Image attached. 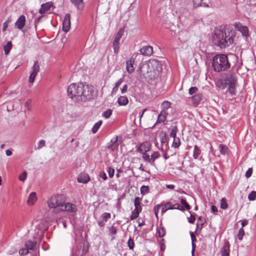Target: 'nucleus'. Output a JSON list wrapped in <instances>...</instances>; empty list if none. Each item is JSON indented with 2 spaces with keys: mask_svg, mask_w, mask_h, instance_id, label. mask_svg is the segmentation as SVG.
Returning <instances> with one entry per match:
<instances>
[{
  "mask_svg": "<svg viewBox=\"0 0 256 256\" xmlns=\"http://www.w3.org/2000/svg\"><path fill=\"white\" fill-rule=\"evenodd\" d=\"M235 36L236 32L232 26H221L214 30L212 34V42L221 48H225L234 42Z\"/></svg>",
  "mask_w": 256,
  "mask_h": 256,
  "instance_id": "1",
  "label": "nucleus"
},
{
  "mask_svg": "<svg viewBox=\"0 0 256 256\" xmlns=\"http://www.w3.org/2000/svg\"><path fill=\"white\" fill-rule=\"evenodd\" d=\"M68 96L78 102L90 100L92 98L93 90L91 86L82 83L71 84L68 88Z\"/></svg>",
  "mask_w": 256,
  "mask_h": 256,
  "instance_id": "2",
  "label": "nucleus"
},
{
  "mask_svg": "<svg viewBox=\"0 0 256 256\" xmlns=\"http://www.w3.org/2000/svg\"><path fill=\"white\" fill-rule=\"evenodd\" d=\"M212 66L216 72L224 71L230 68V64L227 56L224 54L216 55L212 58Z\"/></svg>",
  "mask_w": 256,
  "mask_h": 256,
  "instance_id": "3",
  "label": "nucleus"
},
{
  "mask_svg": "<svg viewBox=\"0 0 256 256\" xmlns=\"http://www.w3.org/2000/svg\"><path fill=\"white\" fill-rule=\"evenodd\" d=\"M65 201L66 198L64 195L58 194L50 196L47 201V204L48 208H54L56 212L59 213V210Z\"/></svg>",
  "mask_w": 256,
  "mask_h": 256,
  "instance_id": "4",
  "label": "nucleus"
},
{
  "mask_svg": "<svg viewBox=\"0 0 256 256\" xmlns=\"http://www.w3.org/2000/svg\"><path fill=\"white\" fill-rule=\"evenodd\" d=\"M178 210L184 211V208L178 203H174L172 202H166L162 208V214L165 213L168 210Z\"/></svg>",
  "mask_w": 256,
  "mask_h": 256,
  "instance_id": "5",
  "label": "nucleus"
},
{
  "mask_svg": "<svg viewBox=\"0 0 256 256\" xmlns=\"http://www.w3.org/2000/svg\"><path fill=\"white\" fill-rule=\"evenodd\" d=\"M156 64H158V62L156 60H150L149 63L144 64L140 68V73L144 76L152 72L153 66Z\"/></svg>",
  "mask_w": 256,
  "mask_h": 256,
  "instance_id": "6",
  "label": "nucleus"
},
{
  "mask_svg": "<svg viewBox=\"0 0 256 256\" xmlns=\"http://www.w3.org/2000/svg\"><path fill=\"white\" fill-rule=\"evenodd\" d=\"M224 84H236L237 77L236 74L234 72H229L226 74L224 78Z\"/></svg>",
  "mask_w": 256,
  "mask_h": 256,
  "instance_id": "7",
  "label": "nucleus"
},
{
  "mask_svg": "<svg viewBox=\"0 0 256 256\" xmlns=\"http://www.w3.org/2000/svg\"><path fill=\"white\" fill-rule=\"evenodd\" d=\"M89 244L88 241H84V242H80L76 248V254L78 256H82L86 254L88 250Z\"/></svg>",
  "mask_w": 256,
  "mask_h": 256,
  "instance_id": "8",
  "label": "nucleus"
},
{
  "mask_svg": "<svg viewBox=\"0 0 256 256\" xmlns=\"http://www.w3.org/2000/svg\"><path fill=\"white\" fill-rule=\"evenodd\" d=\"M66 211L68 212H76L77 211L76 206L70 202H66L62 204V208L59 210V212Z\"/></svg>",
  "mask_w": 256,
  "mask_h": 256,
  "instance_id": "9",
  "label": "nucleus"
},
{
  "mask_svg": "<svg viewBox=\"0 0 256 256\" xmlns=\"http://www.w3.org/2000/svg\"><path fill=\"white\" fill-rule=\"evenodd\" d=\"M124 33V30L122 29H120L118 32L117 33L114 41L113 42V48L115 54H118V44L120 39Z\"/></svg>",
  "mask_w": 256,
  "mask_h": 256,
  "instance_id": "10",
  "label": "nucleus"
},
{
  "mask_svg": "<svg viewBox=\"0 0 256 256\" xmlns=\"http://www.w3.org/2000/svg\"><path fill=\"white\" fill-rule=\"evenodd\" d=\"M70 16L69 14H67L64 17V20L62 23V29L65 32H68L70 28Z\"/></svg>",
  "mask_w": 256,
  "mask_h": 256,
  "instance_id": "11",
  "label": "nucleus"
},
{
  "mask_svg": "<svg viewBox=\"0 0 256 256\" xmlns=\"http://www.w3.org/2000/svg\"><path fill=\"white\" fill-rule=\"evenodd\" d=\"M235 28L240 31L244 36L247 38L249 36L248 28L246 26H242L240 23L236 24Z\"/></svg>",
  "mask_w": 256,
  "mask_h": 256,
  "instance_id": "12",
  "label": "nucleus"
},
{
  "mask_svg": "<svg viewBox=\"0 0 256 256\" xmlns=\"http://www.w3.org/2000/svg\"><path fill=\"white\" fill-rule=\"evenodd\" d=\"M26 16L24 15L20 16L17 20V28L22 30V32H25L26 30L24 28L26 24Z\"/></svg>",
  "mask_w": 256,
  "mask_h": 256,
  "instance_id": "13",
  "label": "nucleus"
},
{
  "mask_svg": "<svg viewBox=\"0 0 256 256\" xmlns=\"http://www.w3.org/2000/svg\"><path fill=\"white\" fill-rule=\"evenodd\" d=\"M119 144L118 142V138L116 136L111 140L107 145V148L112 151H114L117 149Z\"/></svg>",
  "mask_w": 256,
  "mask_h": 256,
  "instance_id": "14",
  "label": "nucleus"
},
{
  "mask_svg": "<svg viewBox=\"0 0 256 256\" xmlns=\"http://www.w3.org/2000/svg\"><path fill=\"white\" fill-rule=\"evenodd\" d=\"M52 6L53 3L52 2H48L44 4H42L41 5L40 8L39 10V12L41 14H44L50 10Z\"/></svg>",
  "mask_w": 256,
  "mask_h": 256,
  "instance_id": "15",
  "label": "nucleus"
},
{
  "mask_svg": "<svg viewBox=\"0 0 256 256\" xmlns=\"http://www.w3.org/2000/svg\"><path fill=\"white\" fill-rule=\"evenodd\" d=\"M151 148V145L148 142H145L141 144L138 149V151L141 153L147 152H148Z\"/></svg>",
  "mask_w": 256,
  "mask_h": 256,
  "instance_id": "16",
  "label": "nucleus"
},
{
  "mask_svg": "<svg viewBox=\"0 0 256 256\" xmlns=\"http://www.w3.org/2000/svg\"><path fill=\"white\" fill-rule=\"evenodd\" d=\"M135 60L133 58H130L126 62V68L129 74H132L134 71V64Z\"/></svg>",
  "mask_w": 256,
  "mask_h": 256,
  "instance_id": "17",
  "label": "nucleus"
},
{
  "mask_svg": "<svg viewBox=\"0 0 256 256\" xmlns=\"http://www.w3.org/2000/svg\"><path fill=\"white\" fill-rule=\"evenodd\" d=\"M230 244L228 241L225 242L223 247L221 248L220 250L222 256H230Z\"/></svg>",
  "mask_w": 256,
  "mask_h": 256,
  "instance_id": "18",
  "label": "nucleus"
},
{
  "mask_svg": "<svg viewBox=\"0 0 256 256\" xmlns=\"http://www.w3.org/2000/svg\"><path fill=\"white\" fill-rule=\"evenodd\" d=\"M140 52L144 56H150L153 52L152 47L151 46H146L142 47L140 50Z\"/></svg>",
  "mask_w": 256,
  "mask_h": 256,
  "instance_id": "19",
  "label": "nucleus"
},
{
  "mask_svg": "<svg viewBox=\"0 0 256 256\" xmlns=\"http://www.w3.org/2000/svg\"><path fill=\"white\" fill-rule=\"evenodd\" d=\"M37 200L36 194L35 192H31L28 198V200H27L28 204L29 206H32L34 204L35 202Z\"/></svg>",
  "mask_w": 256,
  "mask_h": 256,
  "instance_id": "20",
  "label": "nucleus"
},
{
  "mask_svg": "<svg viewBox=\"0 0 256 256\" xmlns=\"http://www.w3.org/2000/svg\"><path fill=\"white\" fill-rule=\"evenodd\" d=\"M114 225L115 224H114L112 226L108 228V234L111 236L112 240L116 238V234L117 232V228Z\"/></svg>",
  "mask_w": 256,
  "mask_h": 256,
  "instance_id": "21",
  "label": "nucleus"
},
{
  "mask_svg": "<svg viewBox=\"0 0 256 256\" xmlns=\"http://www.w3.org/2000/svg\"><path fill=\"white\" fill-rule=\"evenodd\" d=\"M90 180V178L86 174H80L78 177V181L79 182L84 184L87 183Z\"/></svg>",
  "mask_w": 256,
  "mask_h": 256,
  "instance_id": "22",
  "label": "nucleus"
},
{
  "mask_svg": "<svg viewBox=\"0 0 256 256\" xmlns=\"http://www.w3.org/2000/svg\"><path fill=\"white\" fill-rule=\"evenodd\" d=\"M70 1L78 10L83 9L84 6L83 0H70Z\"/></svg>",
  "mask_w": 256,
  "mask_h": 256,
  "instance_id": "23",
  "label": "nucleus"
},
{
  "mask_svg": "<svg viewBox=\"0 0 256 256\" xmlns=\"http://www.w3.org/2000/svg\"><path fill=\"white\" fill-rule=\"evenodd\" d=\"M32 104V100L28 99L24 103V112L25 114V116L26 117V112L31 111L32 110V107L31 106Z\"/></svg>",
  "mask_w": 256,
  "mask_h": 256,
  "instance_id": "24",
  "label": "nucleus"
},
{
  "mask_svg": "<svg viewBox=\"0 0 256 256\" xmlns=\"http://www.w3.org/2000/svg\"><path fill=\"white\" fill-rule=\"evenodd\" d=\"M193 104L196 106L202 99V94H198L192 96V98Z\"/></svg>",
  "mask_w": 256,
  "mask_h": 256,
  "instance_id": "25",
  "label": "nucleus"
},
{
  "mask_svg": "<svg viewBox=\"0 0 256 256\" xmlns=\"http://www.w3.org/2000/svg\"><path fill=\"white\" fill-rule=\"evenodd\" d=\"M118 102L120 106H126L128 103V100L126 96H120L118 99Z\"/></svg>",
  "mask_w": 256,
  "mask_h": 256,
  "instance_id": "26",
  "label": "nucleus"
},
{
  "mask_svg": "<svg viewBox=\"0 0 256 256\" xmlns=\"http://www.w3.org/2000/svg\"><path fill=\"white\" fill-rule=\"evenodd\" d=\"M220 153L222 155H226L228 154V148L226 145L221 144L218 146Z\"/></svg>",
  "mask_w": 256,
  "mask_h": 256,
  "instance_id": "27",
  "label": "nucleus"
},
{
  "mask_svg": "<svg viewBox=\"0 0 256 256\" xmlns=\"http://www.w3.org/2000/svg\"><path fill=\"white\" fill-rule=\"evenodd\" d=\"M166 112L165 111H162L158 114L157 122L160 123L164 122L166 118Z\"/></svg>",
  "mask_w": 256,
  "mask_h": 256,
  "instance_id": "28",
  "label": "nucleus"
},
{
  "mask_svg": "<svg viewBox=\"0 0 256 256\" xmlns=\"http://www.w3.org/2000/svg\"><path fill=\"white\" fill-rule=\"evenodd\" d=\"M201 154V150L197 145L194 146V150L193 152V157L194 159H198L199 156Z\"/></svg>",
  "mask_w": 256,
  "mask_h": 256,
  "instance_id": "29",
  "label": "nucleus"
},
{
  "mask_svg": "<svg viewBox=\"0 0 256 256\" xmlns=\"http://www.w3.org/2000/svg\"><path fill=\"white\" fill-rule=\"evenodd\" d=\"M12 48V44L11 42H8L4 46V54L7 55L9 54Z\"/></svg>",
  "mask_w": 256,
  "mask_h": 256,
  "instance_id": "30",
  "label": "nucleus"
},
{
  "mask_svg": "<svg viewBox=\"0 0 256 256\" xmlns=\"http://www.w3.org/2000/svg\"><path fill=\"white\" fill-rule=\"evenodd\" d=\"M122 78H120L116 82L115 86L112 90V94H116V92L118 90L120 86L122 84Z\"/></svg>",
  "mask_w": 256,
  "mask_h": 256,
  "instance_id": "31",
  "label": "nucleus"
},
{
  "mask_svg": "<svg viewBox=\"0 0 256 256\" xmlns=\"http://www.w3.org/2000/svg\"><path fill=\"white\" fill-rule=\"evenodd\" d=\"M236 84H229L228 88V89L227 92H229L232 96L236 95Z\"/></svg>",
  "mask_w": 256,
  "mask_h": 256,
  "instance_id": "32",
  "label": "nucleus"
},
{
  "mask_svg": "<svg viewBox=\"0 0 256 256\" xmlns=\"http://www.w3.org/2000/svg\"><path fill=\"white\" fill-rule=\"evenodd\" d=\"M36 242L34 241H26L25 246L28 250H33L36 246Z\"/></svg>",
  "mask_w": 256,
  "mask_h": 256,
  "instance_id": "33",
  "label": "nucleus"
},
{
  "mask_svg": "<svg viewBox=\"0 0 256 256\" xmlns=\"http://www.w3.org/2000/svg\"><path fill=\"white\" fill-rule=\"evenodd\" d=\"M134 204L135 206V208L138 210H142V207H141V198L139 197H136L134 198Z\"/></svg>",
  "mask_w": 256,
  "mask_h": 256,
  "instance_id": "34",
  "label": "nucleus"
},
{
  "mask_svg": "<svg viewBox=\"0 0 256 256\" xmlns=\"http://www.w3.org/2000/svg\"><path fill=\"white\" fill-rule=\"evenodd\" d=\"M141 210H142L140 209L137 210L136 208H134V210L132 212V214L130 216V219L134 220L137 218L139 214L141 212Z\"/></svg>",
  "mask_w": 256,
  "mask_h": 256,
  "instance_id": "35",
  "label": "nucleus"
},
{
  "mask_svg": "<svg viewBox=\"0 0 256 256\" xmlns=\"http://www.w3.org/2000/svg\"><path fill=\"white\" fill-rule=\"evenodd\" d=\"M102 120H99L98 122H96L92 128V132L93 133H96L97 132L100 127L102 124Z\"/></svg>",
  "mask_w": 256,
  "mask_h": 256,
  "instance_id": "36",
  "label": "nucleus"
},
{
  "mask_svg": "<svg viewBox=\"0 0 256 256\" xmlns=\"http://www.w3.org/2000/svg\"><path fill=\"white\" fill-rule=\"evenodd\" d=\"M141 154H142V158L143 160L152 166V160H150L149 154H147L146 152Z\"/></svg>",
  "mask_w": 256,
  "mask_h": 256,
  "instance_id": "37",
  "label": "nucleus"
},
{
  "mask_svg": "<svg viewBox=\"0 0 256 256\" xmlns=\"http://www.w3.org/2000/svg\"><path fill=\"white\" fill-rule=\"evenodd\" d=\"M160 156V154L158 152H154L152 154L150 160H152V166L154 164V160Z\"/></svg>",
  "mask_w": 256,
  "mask_h": 256,
  "instance_id": "38",
  "label": "nucleus"
},
{
  "mask_svg": "<svg viewBox=\"0 0 256 256\" xmlns=\"http://www.w3.org/2000/svg\"><path fill=\"white\" fill-rule=\"evenodd\" d=\"M174 140L172 144V146L174 148H178L179 147L180 144V140L178 138H173Z\"/></svg>",
  "mask_w": 256,
  "mask_h": 256,
  "instance_id": "39",
  "label": "nucleus"
},
{
  "mask_svg": "<svg viewBox=\"0 0 256 256\" xmlns=\"http://www.w3.org/2000/svg\"><path fill=\"white\" fill-rule=\"evenodd\" d=\"M39 71L40 66L38 64V61H35L32 66V72L36 73L38 74Z\"/></svg>",
  "mask_w": 256,
  "mask_h": 256,
  "instance_id": "40",
  "label": "nucleus"
},
{
  "mask_svg": "<svg viewBox=\"0 0 256 256\" xmlns=\"http://www.w3.org/2000/svg\"><path fill=\"white\" fill-rule=\"evenodd\" d=\"M228 204L226 202V199L224 198H222L220 201V208L223 210H226L228 208Z\"/></svg>",
  "mask_w": 256,
  "mask_h": 256,
  "instance_id": "41",
  "label": "nucleus"
},
{
  "mask_svg": "<svg viewBox=\"0 0 256 256\" xmlns=\"http://www.w3.org/2000/svg\"><path fill=\"white\" fill-rule=\"evenodd\" d=\"M178 130L177 126H174L170 132V137L172 138H176V136Z\"/></svg>",
  "mask_w": 256,
  "mask_h": 256,
  "instance_id": "42",
  "label": "nucleus"
},
{
  "mask_svg": "<svg viewBox=\"0 0 256 256\" xmlns=\"http://www.w3.org/2000/svg\"><path fill=\"white\" fill-rule=\"evenodd\" d=\"M140 191L142 195L146 194L149 192V187L146 186H142L140 188Z\"/></svg>",
  "mask_w": 256,
  "mask_h": 256,
  "instance_id": "43",
  "label": "nucleus"
},
{
  "mask_svg": "<svg viewBox=\"0 0 256 256\" xmlns=\"http://www.w3.org/2000/svg\"><path fill=\"white\" fill-rule=\"evenodd\" d=\"M102 220L106 222H107V220L110 219L111 217V214L110 213L108 212H104L102 214L101 216Z\"/></svg>",
  "mask_w": 256,
  "mask_h": 256,
  "instance_id": "44",
  "label": "nucleus"
},
{
  "mask_svg": "<svg viewBox=\"0 0 256 256\" xmlns=\"http://www.w3.org/2000/svg\"><path fill=\"white\" fill-rule=\"evenodd\" d=\"M27 177V172L26 171H24L20 174L18 176V179L20 181L24 182Z\"/></svg>",
  "mask_w": 256,
  "mask_h": 256,
  "instance_id": "45",
  "label": "nucleus"
},
{
  "mask_svg": "<svg viewBox=\"0 0 256 256\" xmlns=\"http://www.w3.org/2000/svg\"><path fill=\"white\" fill-rule=\"evenodd\" d=\"M180 202H181V204L186 208L187 210H190L191 208L190 206L187 203V202H186V200L184 198H182L180 199Z\"/></svg>",
  "mask_w": 256,
  "mask_h": 256,
  "instance_id": "46",
  "label": "nucleus"
},
{
  "mask_svg": "<svg viewBox=\"0 0 256 256\" xmlns=\"http://www.w3.org/2000/svg\"><path fill=\"white\" fill-rule=\"evenodd\" d=\"M256 198V191H252L248 196V199L252 201L255 200Z\"/></svg>",
  "mask_w": 256,
  "mask_h": 256,
  "instance_id": "47",
  "label": "nucleus"
},
{
  "mask_svg": "<svg viewBox=\"0 0 256 256\" xmlns=\"http://www.w3.org/2000/svg\"><path fill=\"white\" fill-rule=\"evenodd\" d=\"M112 114V110H110V109H108V110H106V111H105L103 113V116L106 118H109L110 116Z\"/></svg>",
  "mask_w": 256,
  "mask_h": 256,
  "instance_id": "48",
  "label": "nucleus"
},
{
  "mask_svg": "<svg viewBox=\"0 0 256 256\" xmlns=\"http://www.w3.org/2000/svg\"><path fill=\"white\" fill-rule=\"evenodd\" d=\"M46 146V141L44 140H40L38 144V146H37L38 150H40L42 148Z\"/></svg>",
  "mask_w": 256,
  "mask_h": 256,
  "instance_id": "49",
  "label": "nucleus"
},
{
  "mask_svg": "<svg viewBox=\"0 0 256 256\" xmlns=\"http://www.w3.org/2000/svg\"><path fill=\"white\" fill-rule=\"evenodd\" d=\"M162 206H163L162 204H157L154 208V214L156 217H158V213Z\"/></svg>",
  "mask_w": 256,
  "mask_h": 256,
  "instance_id": "50",
  "label": "nucleus"
},
{
  "mask_svg": "<svg viewBox=\"0 0 256 256\" xmlns=\"http://www.w3.org/2000/svg\"><path fill=\"white\" fill-rule=\"evenodd\" d=\"M37 74L32 72L30 74V78H29V82L30 83H33L35 78Z\"/></svg>",
  "mask_w": 256,
  "mask_h": 256,
  "instance_id": "51",
  "label": "nucleus"
},
{
  "mask_svg": "<svg viewBox=\"0 0 256 256\" xmlns=\"http://www.w3.org/2000/svg\"><path fill=\"white\" fill-rule=\"evenodd\" d=\"M244 234V230L242 228H240L238 231V238L240 240L242 238Z\"/></svg>",
  "mask_w": 256,
  "mask_h": 256,
  "instance_id": "52",
  "label": "nucleus"
},
{
  "mask_svg": "<svg viewBox=\"0 0 256 256\" xmlns=\"http://www.w3.org/2000/svg\"><path fill=\"white\" fill-rule=\"evenodd\" d=\"M108 172L110 178H112L114 174V170L113 168L108 167Z\"/></svg>",
  "mask_w": 256,
  "mask_h": 256,
  "instance_id": "53",
  "label": "nucleus"
},
{
  "mask_svg": "<svg viewBox=\"0 0 256 256\" xmlns=\"http://www.w3.org/2000/svg\"><path fill=\"white\" fill-rule=\"evenodd\" d=\"M198 89L196 87H191L189 89V94L190 95L194 94L196 93V92L198 91Z\"/></svg>",
  "mask_w": 256,
  "mask_h": 256,
  "instance_id": "54",
  "label": "nucleus"
},
{
  "mask_svg": "<svg viewBox=\"0 0 256 256\" xmlns=\"http://www.w3.org/2000/svg\"><path fill=\"white\" fill-rule=\"evenodd\" d=\"M28 252V248H24L20 250L19 254L22 256H24Z\"/></svg>",
  "mask_w": 256,
  "mask_h": 256,
  "instance_id": "55",
  "label": "nucleus"
},
{
  "mask_svg": "<svg viewBox=\"0 0 256 256\" xmlns=\"http://www.w3.org/2000/svg\"><path fill=\"white\" fill-rule=\"evenodd\" d=\"M252 168H249L246 172V174H245L246 177L247 178H250L252 176Z\"/></svg>",
  "mask_w": 256,
  "mask_h": 256,
  "instance_id": "56",
  "label": "nucleus"
},
{
  "mask_svg": "<svg viewBox=\"0 0 256 256\" xmlns=\"http://www.w3.org/2000/svg\"><path fill=\"white\" fill-rule=\"evenodd\" d=\"M158 236L160 238H162L163 236H164V235L165 234L164 230L162 228L159 229L158 230Z\"/></svg>",
  "mask_w": 256,
  "mask_h": 256,
  "instance_id": "57",
  "label": "nucleus"
},
{
  "mask_svg": "<svg viewBox=\"0 0 256 256\" xmlns=\"http://www.w3.org/2000/svg\"><path fill=\"white\" fill-rule=\"evenodd\" d=\"M198 223L200 224V228H202V226L203 224H204V222H205V220H204V218H202V217L200 216L198 218Z\"/></svg>",
  "mask_w": 256,
  "mask_h": 256,
  "instance_id": "58",
  "label": "nucleus"
},
{
  "mask_svg": "<svg viewBox=\"0 0 256 256\" xmlns=\"http://www.w3.org/2000/svg\"><path fill=\"white\" fill-rule=\"evenodd\" d=\"M195 220V217L192 214H190V217L188 218V222L190 224H194V222Z\"/></svg>",
  "mask_w": 256,
  "mask_h": 256,
  "instance_id": "59",
  "label": "nucleus"
},
{
  "mask_svg": "<svg viewBox=\"0 0 256 256\" xmlns=\"http://www.w3.org/2000/svg\"><path fill=\"white\" fill-rule=\"evenodd\" d=\"M194 4L196 6L201 5L202 0H193Z\"/></svg>",
  "mask_w": 256,
  "mask_h": 256,
  "instance_id": "60",
  "label": "nucleus"
},
{
  "mask_svg": "<svg viewBox=\"0 0 256 256\" xmlns=\"http://www.w3.org/2000/svg\"><path fill=\"white\" fill-rule=\"evenodd\" d=\"M128 246L130 250H133L134 246V241H128Z\"/></svg>",
  "mask_w": 256,
  "mask_h": 256,
  "instance_id": "61",
  "label": "nucleus"
},
{
  "mask_svg": "<svg viewBox=\"0 0 256 256\" xmlns=\"http://www.w3.org/2000/svg\"><path fill=\"white\" fill-rule=\"evenodd\" d=\"M9 22V20L8 19L6 22H5L3 24V28H2V32H4L6 30V28L8 26V23Z\"/></svg>",
  "mask_w": 256,
  "mask_h": 256,
  "instance_id": "62",
  "label": "nucleus"
},
{
  "mask_svg": "<svg viewBox=\"0 0 256 256\" xmlns=\"http://www.w3.org/2000/svg\"><path fill=\"white\" fill-rule=\"evenodd\" d=\"M100 176L104 180H106L107 178L105 172H102L100 174Z\"/></svg>",
  "mask_w": 256,
  "mask_h": 256,
  "instance_id": "63",
  "label": "nucleus"
},
{
  "mask_svg": "<svg viewBox=\"0 0 256 256\" xmlns=\"http://www.w3.org/2000/svg\"><path fill=\"white\" fill-rule=\"evenodd\" d=\"M128 86L127 84H125L123 86L121 90V92H122V94L126 93L127 92V90H128Z\"/></svg>",
  "mask_w": 256,
  "mask_h": 256,
  "instance_id": "64",
  "label": "nucleus"
}]
</instances>
